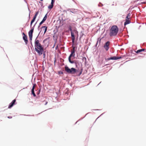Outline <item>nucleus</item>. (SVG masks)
Instances as JSON below:
<instances>
[{
  "mask_svg": "<svg viewBox=\"0 0 146 146\" xmlns=\"http://www.w3.org/2000/svg\"><path fill=\"white\" fill-rule=\"evenodd\" d=\"M35 51L39 55L42 54L44 51L43 48L39 42V40H37L36 38L35 40Z\"/></svg>",
  "mask_w": 146,
  "mask_h": 146,
  "instance_id": "nucleus-1",
  "label": "nucleus"
},
{
  "mask_svg": "<svg viewBox=\"0 0 146 146\" xmlns=\"http://www.w3.org/2000/svg\"><path fill=\"white\" fill-rule=\"evenodd\" d=\"M118 31V28L116 26H113L110 30V36L116 35Z\"/></svg>",
  "mask_w": 146,
  "mask_h": 146,
  "instance_id": "nucleus-2",
  "label": "nucleus"
},
{
  "mask_svg": "<svg viewBox=\"0 0 146 146\" xmlns=\"http://www.w3.org/2000/svg\"><path fill=\"white\" fill-rule=\"evenodd\" d=\"M65 70L68 73L72 74H74L76 72V70L75 68H72L70 69L67 66H65Z\"/></svg>",
  "mask_w": 146,
  "mask_h": 146,
  "instance_id": "nucleus-3",
  "label": "nucleus"
},
{
  "mask_svg": "<svg viewBox=\"0 0 146 146\" xmlns=\"http://www.w3.org/2000/svg\"><path fill=\"white\" fill-rule=\"evenodd\" d=\"M110 44V42L109 41H108L105 43L104 46V48L106 51L108 50L109 48Z\"/></svg>",
  "mask_w": 146,
  "mask_h": 146,
  "instance_id": "nucleus-4",
  "label": "nucleus"
},
{
  "mask_svg": "<svg viewBox=\"0 0 146 146\" xmlns=\"http://www.w3.org/2000/svg\"><path fill=\"white\" fill-rule=\"evenodd\" d=\"M39 13V11H38L37 12H36V13H35V16H34L33 18V19L32 20L31 22V25H32V23L34 22V21H35V19H36V17L37 15Z\"/></svg>",
  "mask_w": 146,
  "mask_h": 146,
  "instance_id": "nucleus-5",
  "label": "nucleus"
},
{
  "mask_svg": "<svg viewBox=\"0 0 146 146\" xmlns=\"http://www.w3.org/2000/svg\"><path fill=\"white\" fill-rule=\"evenodd\" d=\"M36 86V84H33V88H32V90H31V92L32 94H33V96L34 97L36 96V95L35 94V93L34 92V89Z\"/></svg>",
  "mask_w": 146,
  "mask_h": 146,
  "instance_id": "nucleus-6",
  "label": "nucleus"
},
{
  "mask_svg": "<svg viewBox=\"0 0 146 146\" xmlns=\"http://www.w3.org/2000/svg\"><path fill=\"white\" fill-rule=\"evenodd\" d=\"M72 49L71 51V54L70 56H73L74 57L75 56V47L72 46Z\"/></svg>",
  "mask_w": 146,
  "mask_h": 146,
  "instance_id": "nucleus-7",
  "label": "nucleus"
},
{
  "mask_svg": "<svg viewBox=\"0 0 146 146\" xmlns=\"http://www.w3.org/2000/svg\"><path fill=\"white\" fill-rule=\"evenodd\" d=\"M16 101L15 99L13 100L12 102L10 103L9 105V106L8 108H10L13 106V105L15 104V103Z\"/></svg>",
  "mask_w": 146,
  "mask_h": 146,
  "instance_id": "nucleus-8",
  "label": "nucleus"
},
{
  "mask_svg": "<svg viewBox=\"0 0 146 146\" xmlns=\"http://www.w3.org/2000/svg\"><path fill=\"white\" fill-rule=\"evenodd\" d=\"M23 39L24 40L26 44H27L28 42L27 37V35H25L23 37Z\"/></svg>",
  "mask_w": 146,
  "mask_h": 146,
  "instance_id": "nucleus-9",
  "label": "nucleus"
},
{
  "mask_svg": "<svg viewBox=\"0 0 146 146\" xmlns=\"http://www.w3.org/2000/svg\"><path fill=\"white\" fill-rule=\"evenodd\" d=\"M119 59V57L116 56H113V57H110L108 58L107 59L108 60H116Z\"/></svg>",
  "mask_w": 146,
  "mask_h": 146,
  "instance_id": "nucleus-10",
  "label": "nucleus"
},
{
  "mask_svg": "<svg viewBox=\"0 0 146 146\" xmlns=\"http://www.w3.org/2000/svg\"><path fill=\"white\" fill-rule=\"evenodd\" d=\"M145 50V49L142 48L141 49H138L137 50L136 52V53L137 54H138L141 52L144 51Z\"/></svg>",
  "mask_w": 146,
  "mask_h": 146,
  "instance_id": "nucleus-11",
  "label": "nucleus"
},
{
  "mask_svg": "<svg viewBox=\"0 0 146 146\" xmlns=\"http://www.w3.org/2000/svg\"><path fill=\"white\" fill-rule=\"evenodd\" d=\"M34 29H31L29 32V36H33V32Z\"/></svg>",
  "mask_w": 146,
  "mask_h": 146,
  "instance_id": "nucleus-12",
  "label": "nucleus"
},
{
  "mask_svg": "<svg viewBox=\"0 0 146 146\" xmlns=\"http://www.w3.org/2000/svg\"><path fill=\"white\" fill-rule=\"evenodd\" d=\"M41 28L42 29H43V30H44V34H45V33L46 32L47 30V27L46 26H42L41 27Z\"/></svg>",
  "mask_w": 146,
  "mask_h": 146,
  "instance_id": "nucleus-13",
  "label": "nucleus"
},
{
  "mask_svg": "<svg viewBox=\"0 0 146 146\" xmlns=\"http://www.w3.org/2000/svg\"><path fill=\"white\" fill-rule=\"evenodd\" d=\"M131 23V22L129 20H125V21L124 23V26H125L126 25L129 24Z\"/></svg>",
  "mask_w": 146,
  "mask_h": 146,
  "instance_id": "nucleus-14",
  "label": "nucleus"
},
{
  "mask_svg": "<svg viewBox=\"0 0 146 146\" xmlns=\"http://www.w3.org/2000/svg\"><path fill=\"white\" fill-rule=\"evenodd\" d=\"M123 31L122 29H119V36H122L123 35V33H122Z\"/></svg>",
  "mask_w": 146,
  "mask_h": 146,
  "instance_id": "nucleus-15",
  "label": "nucleus"
},
{
  "mask_svg": "<svg viewBox=\"0 0 146 146\" xmlns=\"http://www.w3.org/2000/svg\"><path fill=\"white\" fill-rule=\"evenodd\" d=\"M72 57V56H69V57H68V60H69V62L73 64V63H74V62L73 61H72L71 60V57Z\"/></svg>",
  "mask_w": 146,
  "mask_h": 146,
  "instance_id": "nucleus-16",
  "label": "nucleus"
},
{
  "mask_svg": "<svg viewBox=\"0 0 146 146\" xmlns=\"http://www.w3.org/2000/svg\"><path fill=\"white\" fill-rule=\"evenodd\" d=\"M53 6V4L52 3H51V4L48 7V8L50 9H51Z\"/></svg>",
  "mask_w": 146,
  "mask_h": 146,
  "instance_id": "nucleus-17",
  "label": "nucleus"
},
{
  "mask_svg": "<svg viewBox=\"0 0 146 146\" xmlns=\"http://www.w3.org/2000/svg\"><path fill=\"white\" fill-rule=\"evenodd\" d=\"M47 15L46 14L45 15V16L44 17L42 21H44H44H45L46 20V19H47Z\"/></svg>",
  "mask_w": 146,
  "mask_h": 146,
  "instance_id": "nucleus-18",
  "label": "nucleus"
},
{
  "mask_svg": "<svg viewBox=\"0 0 146 146\" xmlns=\"http://www.w3.org/2000/svg\"><path fill=\"white\" fill-rule=\"evenodd\" d=\"M71 35L72 38H75L74 34L72 31H71Z\"/></svg>",
  "mask_w": 146,
  "mask_h": 146,
  "instance_id": "nucleus-19",
  "label": "nucleus"
},
{
  "mask_svg": "<svg viewBox=\"0 0 146 146\" xmlns=\"http://www.w3.org/2000/svg\"><path fill=\"white\" fill-rule=\"evenodd\" d=\"M141 4H145L144 7H143V6L142 7V8H144L145 7H146V2H141Z\"/></svg>",
  "mask_w": 146,
  "mask_h": 146,
  "instance_id": "nucleus-20",
  "label": "nucleus"
},
{
  "mask_svg": "<svg viewBox=\"0 0 146 146\" xmlns=\"http://www.w3.org/2000/svg\"><path fill=\"white\" fill-rule=\"evenodd\" d=\"M82 60L83 61H84L85 63L86 62V59L85 57H83L82 58Z\"/></svg>",
  "mask_w": 146,
  "mask_h": 146,
  "instance_id": "nucleus-21",
  "label": "nucleus"
},
{
  "mask_svg": "<svg viewBox=\"0 0 146 146\" xmlns=\"http://www.w3.org/2000/svg\"><path fill=\"white\" fill-rule=\"evenodd\" d=\"M72 46H73V45H74V40H75V38H72Z\"/></svg>",
  "mask_w": 146,
  "mask_h": 146,
  "instance_id": "nucleus-22",
  "label": "nucleus"
},
{
  "mask_svg": "<svg viewBox=\"0 0 146 146\" xmlns=\"http://www.w3.org/2000/svg\"><path fill=\"white\" fill-rule=\"evenodd\" d=\"M75 9H74V10L72 9V11H70L71 12H72V13H75L76 12V11H75Z\"/></svg>",
  "mask_w": 146,
  "mask_h": 146,
  "instance_id": "nucleus-23",
  "label": "nucleus"
},
{
  "mask_svg": "<svg viewBox=\"0 0 146 146\" xmlns=\"http://www.w3.org/2000/svg\"><path fill=\"white\" fill-rule=\"evenodd\" d=\"M130 17H127V16L125 18V20H129Z\"/></svg>",
  "mask_w": 146,
  "mask_h": 146,
  "instance_id": "nucleus-24",
  "label": "nucleus"
},
{
  "mask_svg": "<svg viewBox=\"0 0 146 146\" xmlns=\"http://www.w3.org/2000/svg\"><path fill=\"white\" fill-rule=\"evenodd\" d=\"M30 39L31 40H32V39L33 36H29Z\"/></svg>",
  "mask_w": 146,
  "mask_h": 146,
  "instance_id": "nucleus-25",
  "label": "nucleus"
},
{
  "mask_svg": "<svg viewBox=\"0 0 146 146\" xmlns=\"http://www.w3.org/2000/svg\"><path fill=\"white\" fill-rule=\"evenodd\" d=\"M44 22L42 21L39 23V25H41Z\"/></svg>",
  "mask_w": 146,
  "mask_h": 146,
  "instance_id": "nucleus-26",
  "label": "nucleus"
},
{
  "mask_svg": "<svg viewBox=\"0 0 146 146\" xmlns=\"http://www.w3.org/2000/svg\"><path fill=\"white\" fill-rule=\"evenodd\" d=\"M130 15H131L130 13H129L127 14V15L126 16H127V17H130Z\"/></svg>",
  "mask_w": 146,
  "mask_h": 146,
  "instance_id": "nucleus-27",
  "label": "nucleus"
},
{
  "mask_svg": "<svg viewBox=\"0 0 146 146\" xmlns=\"http://www.w3.org/2000/svg\"><path fill=\"white\" fill-rule=\"evenodd\" d=\"M54 2V0H52L51 3L53 4Z\"/></svg>",
  "mask_w": 146,
  "mask_h": 146,
  "instance_id": "nucleus-28",
  "label": "nucleus"
},
{
  "mask_svg": "<svg viewBox=\"0 0 146 146\" xmlns=\"http://www.w3.org/2000/svg\"><path fill=\"white\" fill-rule=\"evenodd\" d=\"M40 90H39L38 91V92H37V94H39L40 92Z\"/></svg>",
  "mask_w": 146,
  "mask_h": 146,
  "instance_id": "nucleus-29",
  "label": "nucleus"
},
{
  "mask_svg": "<svg viewBox=\"0 0 146 146\" xmlns=\"http://www.w3.org/2000/svg\"><path fill=\"white\" fill-rule=\"evenodd\" d=\"M7 117L9 118H12V117L11 116H9Z\"/></svg>",
  "mask_w": 146,
  "mask_h": 146,
  "instance_id": "nucleus-30",
  "label": "nucleus"
},
{
  "mask_svg": "<svg viewBox=\"0 0 146 146\" xmlns=\"http://www.w3.org/2000/svg\"><path fill=\"white\" fill-rule=\"evenodd\" d=\"M138 6V5L136 4L134 6V7L133 8H134L135 7H137Z\"/></svg>",
  "mask_w": 146,
  "mask_h": 146,
  "instance_id": "nucleus-31",
  "label": "nucleus"
},
{
  "mask_svg": "<svg viewBox=\"0 0 146 146\" xmlns=\"http://www.w3.org/2000/svg\"><path fill=\"white\" fill-rule=\"evenodd\" d=\"M23 36H25V35H26L24 33H23Z\"/></svg>",
  "mask_w": 146,
  "mask_h": 146,
  "instance_id": "nucleus-32",
  "label": "nucleus"
},
{
  "mask_svg": "<svg viewBox=\"0 0 146 146\" xmlns=\"http://www.w3.org/2000/svg\"><path fill=\"white\" fill-rule=\"evenodd\" d=\"M122 58V57L121 56H119V59H121Z\"/></svg>",
  "mask_w": 146,
  "mask_h": 146,
  "instance_id": "nucleus-33",
  "label": "nucleus"
},
{
  "mask_svg": "<svg viewBox=\"0 0 146 146\" xmlns=\"http://www.w3.org/2000/svg\"><path fill=\"white\" fill-rule=\"evenodd\" d=\"M141 3H138V4H137V5H141Z\"/></svg>",
  "mask_w": 146,
  "mask_h": 146,
  "instance_id": "nucleus-34",
  "label": "nucleus"
},
{
  "mask_svg": "<svg viewBox=\"0 0 146 146\" xmlns=\"http://www.w3.org/2000/svg\"><path fill=\"white\" fill-rule=\"evenodd\" d=\"M121 50H124V49H123V48H121Z\"/></svg>",
  "mask_w": 146,
  "mask_h": 146,
  "instance_id": "nucleus-35",
  "label": "nucleus"
},
{
  "mask_svg": "<svg viewBox=\"0 0 146 146\" xmlns=\"http://www.w3.org/2000/svg\"><path fill=\"white\" fill-rule=\"evenodd\" d=\"M122 45H120V44H119V46H122Z\"/></svg>",
  "mask_w": 146,
  "mask_h": 146,
  "instance_id": "nucleus-36",
  "label": "nucleus"
},
{
  "mask_svg": "<svg viewBox=\"0 0 146 146\" xmlns=\"http://www.w3.org/2000/svg\"><path fill=\"white\" fill-rule=\"evenodd\" d=\"M47 103V102H46V103L45 104V105H46Z\"/></svg>",
  "mask_w": 146,
  "mask_h": 146,
  "instance_id": "nucleus-37",
  "label": "nucleus"
},
{
  "mask_svg": "<svg viewBox=\"0 0 146 146\" xmlns=\"http://www.w3.org/2000/svg\"><path fill=\"white\" fill-rule=\"evenodd\" d=\"M82 73V72H80V75Z\"/></svg>",
  "mask_w": 146,
  "mask_h": 146,
  "instance_id": "nucleus-38",
  "label": "nucleus"
},
{
  "mask_svg": "<svg viewBox=\"0 0 146 146\" xmlns=\"http://www.w3.org/2000/svg\"><path fill=\"white\" fill-rule=\"evenodd\" d=\"M140 27H139V29H140Z\"/></svg>",
  "mask_w": 146,
  "mask_h": 146,
  "instance_id": "nucleus-39",
  "label": "nucleus"
},
{
  "mask_svg": "<svg viewBox=\"0 0 146 146\" xmlns=\"http://www.w3.org/2000/svg\"><path fill=\"white\" fill-rule=\"evenodd\" d=\"M41 1H42L43 0H40Z\"/></svg>",
  "mask_w": 146,
  "mask_h": 146,
  "instance_id": "nucleus-40",
  "label": "nucleus"
},
{
  "mask_svg": "<svg viewBox=\"0 0 146 146\" xmlns=\"http://www.w3.org/2000/svg\"><path fill=\"white\" fill-rule=\"evenodd\" d=\"M119 52H120V50L119 51Z\"/></svg>",
  "mask_w": 146,
  "mask_h": 146,
  "instance_id": "nucleus-41",
  "label": "nucleus"
},
{
  "mask_svg": "<svg viewBox=\"0 0 146 146\" xmlns=\"http://www.w3.org/2000/svg\"><path fill=\"white\" fill-rule=\"evenodd\" d=\"M62 73H61V74H62Z\"/></svg>",
  "mask_w": 146,
  "mask_h": 146,
  "instance_id": "nucleus-42",
  "label": "nucleus"
},
{
  "mask_svg": "<svg viewBox=\"0 0 146 146\" xmlns=\"http://www.w3.org/2000/svg\"><path fill=\"white\" fill-rule=\"evenodd\" d=\"M70 31H72L71 29H70Z\"/></svg>",
  "mask_w": 146,
  "mask_h": 146,
  "instance_id": "nucleus-43",
  "label": "nucleus"
}]
</instances>
